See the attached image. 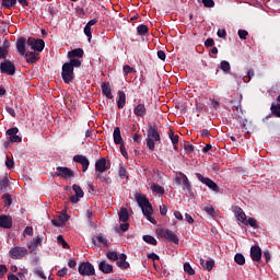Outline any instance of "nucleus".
<instances>
[{
	"mask_svg": "<svg viewBox=\"0 0 280 280\" xmlns=\"http://www.w3.org/2000/svg\"><path fill=\"white\" fill-rule=\"evenodd\" d=\"M135 199L140 209H142V213L144 217H147V220L151 222V224H154L155 220L152 217V213H154V210L152 209V205L150 203V200L145 195L141 194V191H138L135 194Z\"/></svg>",
	"mask_w": 280,
	"mask_h": 280,
	"instance_id": "f257e3e1",
	"label": "nucleus"
},
{
	"mask_svg": "<svg viewBox=\"0 0 280 280\" xmlns=\"http://www.w3.org/2000/svg\"><path fill=\"white\" fill-rule=\"evenodd\" d=\"M161 141V136L154 127H150L147 133V147L154 152V147Z\"/></svg>",
	"mask_w": 280,
	"mask_h": 280,
	"instance_id": "f03ea898",
	"label": "nucleus"
},
{
	"mask_svg": "<svg viewBox=\"0 0 280 280\" xmlns=\"http://www.w3.org/2000/svg\"><path fill=\"white\" fill-rule=\"evenodd\" d=\"M159 237H163L167 240V242H172L173 244H178V236L170 229H160L156 231Z\"/></svg>",
	"mask_w": 280,
	"mask_h": 280,
	"instance_id": "7ed1b4c3",
	"label": "nucleus"
},
{
	"mask_svg": "<svg viewBox=\"0 0 280 280\" xmlns=\"http://www.w3.org/2000/svg\"><path fill=\"white\" fill-rule=\"evenodd\" d=\"M27 249L21 246H14L9 250V257L11 259H23V257H27Z\"/></svg>",
	"mask_w": 280,
	"mask_h": 280,
	"instance_id": "20e7f679",
	"label": "nucleus"
},
{
	"mask_svg": "<svg viewBox=\"0 0 280 280\" xmlns=\"http://www.w3.org/2000/svg\"><path fill=\"white\" fill-rule=\"evenodd\" d=\"M61 78L66 84H69V82L73 81V67L71 63H63L62 71H61Z\"/></svg>",
	"mask_w": 280,
	"mask_h": 280,
	"instance_id": "39448f33",
	"label": "nucleus"
},
{
	"mask_svg": "<svg viewBox=\"0 0 280 280\" xmlns=\"http://www.w3.org/2000/svg\"><path fill=\"white\" fill-rule=\"evenodd\" d=\"M27 47H30V49H32L33 51H38L40 54V51L45 49V40L28 37Z\"/></svg>",
	"mask_w": 280,
	"mask_h": 280,
	"instance_id": "423d86ee",
	"label": "nucleus"
},
{
	"mask_svg": "<svg viewBox=\"0 0 280 280\" xmlns=\"http://www.w3.org/2000/svg\"><path fill=\"white\" fill-rule=\"evenodd\" d=\"M0 71L1 73H5L7 75H14L16 73V67L13 65L10 59H5L3 62L0 63Z\"/></svg>",
	"mask_w": 280,
	"mask_h": 280,
	"instance_id": "0eeeda50",
	"label": "nucleus"
},
{
	"mask_svg": "<svg viewBox=\"0 0 280 280\" xmlns=\"http://www.w3.org/2000/svg\"><path fill=\"white\" fill-rule=\"evenodd\" d=\"M54 176H57L59 178H73L75 176V172H73L69 167L58 166Z\"/></svg>",
	"mask_w": 280,
	"mask_h": 280,
	"instance_id": "6e6552de",
	"label": "nucleus"
},
{
	"mask_svg": "<svg viewBox=\"0 0 280 280\" xmlns=\"http://www.w3.org/2000/svg\"><path fill=\"white\" fill-rule=\"evenodd\" d=\"M79 273L83 277H93L95 275V267L91 262H82L79 265Z\"/></svg>",
	"mask_w": 280,
	"mask_h": 280,
	"instance_id": "1a4fd4ad",
	"label": "nucleus"
},
{
	"mask_svg": "<svg viewBox=\"0 0 280 280\" xmlns=\"http://www.w3.org/2000/svg\"><path fill=\"white\" fill-rule=\"evenodd\" d=\"M195 176L200 183L209 187V189H212V191H218V184H215V182H213L211 178L205 177L200 173H196Z\"/></svg>",
	"mask_w": 280,
	"mask_h": 280,
	"instance_id": "9d476101",
	"label": "nucleus"
},
{
	"mask_svg": "<svg viewBox=\"0 0 280 280\" xmlns=\"http://www.w3.org/2000/svg\"><path fill=\"white\" fill-rule=\"evenodd\" d=\"M16 51L20 56H24L27 50V39L25 37L18 38L15 43Z\"/></svg>",
	"mask_w": 280,
	"mask_h": 280,
	"instance_id": "9b49d317",
	"label": "nucleus"
},
{
	"mask_svg": "<svg viewBox=\"0 0 280 280\" xmlns=\"http://www.w3.org/2000/svg\"><path fill=\"white\" fill-rule=\"evenodd\" d=\"M92 242H93L94 246H104V247L110 246V242H108V238L106 237V235H104L102 233L94 236L92 238Z\"/></svg>",
	"mask_w": 280,
	"mask_h": 280,
	"instance_id": "f8f14e48",
	"label": "nucleus"
},
{
	"mask_svg": "<svg viewBox=\"0 0 280 280\" xmlns=\"http://www.w3.org/2000/svg\"><path fill=\"white\" fill-rule=\"evenodd\" d=\"M72 189L75 192V196L70 197V201L73 202V205H78V202H80V198H84V190H82V187L78 184H74Z\"/></svg>",
	"mask_w": 280,
	"mask_h": 280,
	"instance_id": "ddd939ff",
	"label": "nucleus"
},
{
	"mask_svg": "<svg viewBox=\"0 0 280 280\" xmlns=\"http://www.w3.org/2000/svg\"><path fill=\"white\" fill-rule=\"evenodd\" d=\"M7 135L9 136L11 143H21L22 138L19 136V128L13 127L8 129Z\"/></svg>",
	"mask_w": 280,
	"mask_h": 280,
	"instance_id": "4468645a",
	"label": "nucleus"
},
{
	"mask_svg": "<svg viewBox=\"0 0 280 280\" xmlns=\"http://www.w3.org/2000/svg\"><path fill=\"white\" fill-rule=\"evenodd\" d=\"M73 161L74 163H80V165H82V172H86V170H89V165H91L89 158L84 155H74Z\"/></svg>",
	"mask_w": 280,
	"mask_h": 280,
	"instance_id": "2eb2a0df",
	"label": "nucleus"
},
{
	"mask_svg": "<svg viewBox=\"0 0 280 280\" xmlns=\"http://www.w3.org/2000/svg\"><path fill=\"white\" fill-rule=\"evenodd\" d=\"M95 170L97 174L108 172L109 167L106 165V159L102 158L95 162Z\"/></svg>",
	"mask_w": 280,
	"mask_h": 280,
	"instance_id": "dca6fc26",
	"label": "nucleus"
},
{
	"mask_svg": "<svg viewBox=\"0 0 280 280\" xmlns=\"http://www.w3.org/2000/svg\"><path fill=\"white\" fill-rule=\"evenodd\" d=\"M43 244V237L37 236L35 240L30 241L26 246L28 248V250L31 253H34V250H36V248H38V246H40Z\"/></svg>",
	"mask_w": 280,
	"mask_h": 280,
	"instance_id": "f3484780",
	"label": "nucleus"
},
{
	"mask_svg": "<svg viewBox=\"0 0 280 280\" xmlns=\"http://www.w3.org/2000/svg\"><path fill=\"white\" fill-rule=\"evenodd\" d=\"M250 257H252L253 261H261V248L257 245L252 246Z\"/></svg>",
	"mask_w": 280,
	"mask_h": 280,
	"instance_id": "a211bd4d",
	"label": "nucleus"
},
{
	"mask_svg": "<svg viewBox=\"0 0 280 280\" xmlns=\"http://www.w3.org/2000/svg\"><path fill=\"white\" fill-rule=\"evenodd\" d=\"M96 23H97V19H92V20H90V21L88 22V24H86L85 27H84V34H85V36H88L89 43H91V38H93V34H92V32H91V27H92L93 25H96Z\"/></svg>",
	"mask_w": 280,
	"mask_h": 280,
	"instance_id": "6ab92c4d",
	"label": "nucleus"
},
{
	"mask_svg": "<svg viewBox=\"0 0 280 280\" xmlns=\"http://www.w3.org/2000/svg\"><path fill=\"white\" fill-rule=\"evenodd\" d=\"M234 214L235 218L238 222H242V224H244L246 222V213L244 212V210L240 207H234Z\"/></svg>",
	"mask_w": 280,
	"mask_h": 280,
	"instance_id": "aec40b11",
	"label": "nucleus"
},
{
	"mask_svg": "<svg viewBox=\"0 0 280 280\" xmlns=\"http://www.w3.org/2000/svg\"><path fill=\"white\" fill-rule=\"evenodd\" d=\"M133 115H136V117H145V115H148V110L145 109V105L144 104H138L133 108Z\"/></svg>",
	"mask_w": 280,
	"mask_h": 280,
	"instance_id": "412c9836",
	"label": "nucleus"
},
{
	"mask_svg": "<svg viewBox=\"0 0 280 280\" xmlns=\"http://www.w3.org/2000/svg\"><path fill=\"white\" fill-rule=\"evenodd\" d=\"M113 137H114V143H116V145L124 144V138H121V129H119V127L114 128Z\"/></svg>",
	"mask_w": 280,
	"mask_h": 280,
	"instance_id": "4be33fe9",
	"label": "nucleus"
},
{
	"mask_svg": "<svg viewBox=\"0 0 280 280\" xmlns=\"http://www.w3.org/2000/svg\"><path fill=\"white\" fill-rule=\"evenodd\" d=\"M0 228L1 229H12V218L8 215L0 217Z\"/></svg>",
	"mask_w": 280,
	"mask_h": 280,
	"instance_id": "5701e85b",
	"label": "nucleus"
},
{
	"mask_svg": "<svg viewBox=\"0 0 280 280\" xmlns=\"http://www.w3.org/2000/svg\"><path fill=\"white\" fill-rule=\"evenodd\" d=\"M102 93L107 97V100H113V91L110 90V84L107 82L102 83L101 85Z\"/></svg>",
	"mask_w": 280,
	"mask_h": 280,
	"instance_id": "b1692460",
	"label": "nucleus"
},
{
	"mask_svg": "<svg viewBox=\"0 0 280 280\" xmlns=\"http://www.w3.org/2000/svg\"><path fill=\"white\" fill-rule=\"evenodd\" d=\"M98 269L101 270V272H103L104 275H110V272H113V267L110 264L106 262L105 260L101 261L98 265Z\"/></svg>",
	"mask_w": 280,
	"mask_h": 280,
	"instance_id": "393cba45",
	"label": "nucleus"
},
{
	"mask_svg": "<svg viewBox=\"0 0 280 280\" xmlns=\"http://www.w3.org/2000/svg\"><path fill=\"white\" fill-rule=\"evenodd\" d=\"M200 266H202L203 270L211 272L213 270V266H215V261L213 259L205 261V259L200 258Z\"/></svg>",
	"mask_w": 280,
	"mask_h": 280,
	"instance_id": "a878e982",
	"label": "nucleus"
},
{
	"mask_svg": "<svg viewBox=\"0 0 280 280\" xmlns=\"http://www.w3.org/2000/svg\"><path fill=\"white\" fill-rule=\"evenodd\" d=\"M82 56H84L82 48H77L68 52V58H82Z\"/></svg>",
	"mask_w": 280,
	"mask_h": 280,
	"instance_id": "bb28decb",
	"label": "nucleus"
},
{
	"mask_svg": "<svg viewBox=\"0 0 280 280\" xmlns=\"http://www.w3.org/2000/svg\"><path fill=\"white\" fill-rule=\"evenodd\" d=\"M24 58H26V61L30 63V65H34V62H36V60H38V57H36V52L34 51H31L30 50L23 55Z\"/></svg>",
	"mask_w": 280,
	"mask_h": 280,
	"instance_id": "cd10ccee",
	"label": "nucleus"
},
{
	"mask_svg": "<svg viewBox=\"0 0 280 280\" xmlns=\"http://www.w3.org/2000/svg\"><path fill=\"white\" fill-rule=\"evenodd\" d=\"M150 187H151V191H153V194H159L160 196H163V194H165V188H163L162 186H159L155 183H151Z\"/></svg>",
	"mask_w": 280,
	"mask_h": 280,
	"instance_id": "c85d7f7f",
	"label": "nucleus"
},
{
	"mask_svg": "<svg viewBox=\"0 0 280 280\" xmlns=\"http://www.w3.org/2000/svg\"><path fill=\"white\" fill-rule=\"evenodd\" d=\"M117 105L118 108H124V106H126V93H124V91H118Z\"/></svg>",
	"mask_w": 280,
	"mask_h": 280,
	"instance_id": "c756f323",
	"label": "nucleus"
},
{
	"mask_svg": "<svg viewBox=\"0 0 280 280\" xmlns=\"http://www.w3.org/2000/svg\"><path fill=\"white\" fill-rule=\"evenodd\" d=\"M118 218L120 222H128V219H129L128 210L126 208L120 209L118 213Z\"/></svg>",
	"mask_w": 280,
	"mask_h": 280,
	"instance_id": "7c9ffc66",
	"label": "nucleus"
},
{
	"mask_svg": "<svg viewBox=\"0 0 280 280\" xmlns=\"http://www.w3.org/2000/svg\"><path fill=\"white\" fill-rule=\"evenodd\" d=\"M234 261L238 266H244L246 264V258L242 254H236L234 256Z\"/></svg>",
	"mask_w": 280,
	"mask_h": 280,
	"instance_id": "2f4dec72",
	"label": "nucleus"
},
{
	"mask_svg": "<svg viewBox=\"0 0 280 280\" xmlns=\"http://www.w3.org/2000/svg\"><path fill=\"white\" fill-rule=\"evenodd\" d=\"M96 178H98L100 183H105V185H110L113 182L110 177L102 176V173H95Z\"/></svg>",
	"mask_w": 280,
	"mask_h": 280,
	"instance_id": "473e14b6",
	"label": "nucleus"
},
{
	"mask_svg": "<svg viewBox=\"0 0 280 280\" xmlns=\"http://www.w3.org/2000/svg\"><path fill=\"white\" fill-rule=\"evenodd\" d=\"M220 69H222L224 73H229V71H231V63H229L226 60H223L220 63Z\"/></svg>",
	"mask_w": 280,
	"mask_h": 280,
	"instance_id": "72a5a7b5",
	"label": "nucleus"
},
{
	"mask_svg": "<svg viewBox=\"0 0 280 280\" xmlns=\"http://www.w3.org/2000/svg\"><path fill=\"white\" fill-rule=\"evenodd\" d=\"M143 241L147 244H151L152 246H156V238H154V236H152V235H144Z\"/></svg>",
	"mask_w": 280,
	"mask_h": 280,
	"instance_id": "f704fd0d",
	"label": "nucleus"
},
{
	"mask_svg": "<svg viewBox=\"0 0 280 280\" xmlns=\"http://www.w3.org/2000/svg\"><path fill=\"white\" fill-rule=\"evenodd\" d=\"M9 185H10V179H8V177H3L0 182L1 191H5V189H8Z\"/></svg>",
	"mask_w": 280,
	"mask_h": 280,
	"instance_id": "c9c22d12",
	"label": "nucleus"
},
{
	"mask_svg": "<svg viewBox=\"0 0 280 280\" xmlns=\"http://www.w3.org/2000/svg\"><path fill=\"white\" fill-rule=\"evenodd\" d=\"M66 65H71L72 69H74V67H81L82 61L80 59H74V57L70 58V62H66Z\"/></svg>",
	"mask_w": 280,
	"mask_h": 280,
	"instance_id": "e433bc0d",
	"label": "nucleus"
},
{
	"mask_svg": "<svg viewBox=\"0 0 280 280\" xmlns=\"http://www.w3.org/2000/svg\"><path fill=\"white\" fill-rule=\"evenodd\" d=\"M118 174L120 178H128V171L126 170V166L120 165L118 170Z\"/></svg>",
	"mask_w": 280,
	"mask_h": 280,
	"instance_id": "4c0bfd02",
	"label": "nucleus"
},
{
	"mask_svg": "<svg viewBox=\"0 0 280 280\" xmlns=\"http://www.w3.org/2000/svg\"><path fill=\"white\" fill-rule=\"evenodd\" d=\"M184 271L187 272V275H196V270L191 267L189 262L184 264Z\"/></svg>",
	"mask_w": 280,
	"mask_h": 280,
	"instance_id": "58836bf2",
	"label": "nucleus"
},
{
	"mask_svg": "<svg viewBox=\"0 0 280 280\" xmlns=\"http://www.w3.org/2000/svg\"><path fill=\"white\" fill-rule=\"evenodd\" d=\"M3 8H14L16 5V0H2Z\"/></svg>",
	"mask_w": 280,
	"mask_h": 280,
	"instance_id": "ea45409f",
	"label": "nucleus"
},
{
	"mask_svg": "<svg viewBox=\"0 0 280 280\" xmlns=\"http://www.w3.org/2000/svg\"><path fill=\"white\" fill-rule=\"evenodd\" d=\"M203 210L206 211V213H208V215L215 218V209H213L211 205L205 206Z\"/></svg>",
	"mask_w": 280,
	"mask_h": 280,
	"instance_id": "a19ab883",
	"label": "nucleus"
},
{
	"mask_svg": "<svg viewBox=\"0 0 280 280\" xmlns=\"http://www.w3.org/2000/svg\"><path fill=\"white\" fill-rule=\"evenodd\" d=\"M57 244H60L62 248H69V243L65 241V237H62V235L57 236Z\"/></svg>",
	"mask_w": 280,
	"mask_h": 280,
	"instance_id": "79ce46f5",
	"label": "nucleus"
},
{
	"mask_svg": "<svg viewBox=\"0 0 280 280\" xmlns=\"http://www.w3.org/2000/svg\"><path fill=\"white\" fill-rule=\"evenodd\" d=\"M137 32H138L139 36H145V34H147V32H148V26L141 24V25H139V26L137 27Z\"/></svg>",
	"mask_w": 280,
	"mask_h": 280,
	"instance_id": "37998d69",
	"label": "nucleus"
},
{
	"mask_svg": "<svg viewBox=\"0 0 280 280\" xmlns=\"http://www.w3.org/2000/svg\"><path fill=\"white\" fill-rule=\"evenodd\" d=\"M5 207H10L12 205V196L10 194H4L2 196Z\"/></svg>",
	"mask_w": 280,
	"mask_h": 280,
	"instance_id": "c03bdc74",
	"label": "nucleus"
},
{
	"mask_svg": "<svg viewBox=\"0 0 280 280\" xmlns=\"http://www.w3.org/2000/svg\"><path fill=\"white\" fill-rule=\"evenodd\" d=\"M106 257H107V259H110V261H117L119 259L117 252H108L106 254Z\"/></svg>",
	"mask_w": 280,
	"mask_h": 280,
	"instance_id": "a18cd8bd",
	"label": "nucleus"
},
{
	"mask_svg": "<svg viewBox=\"0 0 280 280\" xmlns=\"http://www.w3.org/2000/svg\"><path fill=\"white\" fill-rule=\"evenodd\" d=\"M271 113L275 117H280V105H271Z\"/></svg>",
	"mask_w": 280,
	"mask_h": 280,
	"instance_id": "49530a36",
	"label": "nucleus"
},
{
	"mask_svg": "<svg viewBox=\"0 0 280 280\" xmlns=\"http://www.w3.org/2000/svg\"><path fill=\"white\" fill-rule=\"evenodd\" d=\"M118 268H121L122 270H127V268H130V264L126 260H120L117 262Z\"/></svg>",
	"mask_w": 280,
	"mask_h": 280,
	"instance_id": "de8ad7c7",
	"label": "nucleus"
},
{
	"mask_svg": "<svg viewBox=\"0 0 280 280\" xmlns=\"http://www.w3.org/2000/svg\"><path fill=\"white\" fill-rule=\"evenodd\" d=\"M246 226H257V220H255L254 218H249L247 220H245V223H244Z\"/></svg>",
	"mask_w": 280,
	"mask_h": 280,
	"instance_id": "09e8293b",
	"label": "nucleus"
},
{
	"mask_svg": "<svg viewBox=\"0 0 280 280\" xmlns=\"http://www.w3.org/2000/svg\"><path fill=\"white\" fill-rule=\"evenodd\" d=\"M58 220L61 222V224H66V222L69 220L68 213H61L58 215Z\"/></svg>",
	"mask_w": 280,
	"mask_h": 280,
	"instance_id": "8fccbe9b",
	"label": "nucleus"
},
{
	"mask_svg": "<svg viewBox=\"0 0 280 280\" xmlns=\"http://www.w3.org/2000/svg\"><path fill=\"white\" fill-rule=\"evenodd\" d=\"M34 272H35V275H37V277H39L40 279H47V276H45V272L43 271V269H40V268H35Z\"/></svg>",
	"mask_w": 280,
	"mask_h": 280,
	"instance_id": "3c124183",
	"label": "nucleus"
},
{
	"mask_svg": "<svg viewBox=\"0 0 280 280\" xmlns=\"http://www.w3.org/2000/svg\"><path fill=\"white\" fill-rule=\"evenodd\" d=\"M183 185L184 187H186V189L188 191H191V184H189V179L187 178V176L184 175L183 177Z\"/></svg>",
	"mask_w": 280,
	"mask_h": 280,
	"instance_id": "603ef678",
	"label": "nucleus"
},
{
	"mask_svg": "<svg viewBox=\"0 0 280 280\" xmlns=\"http://www.w3.org/2000/svg\"><path fill=\"white\" fill-rule=\"evenodd\" d=\"M168 137H170V139H171L173 145H176V143H178V136L174 135L173 131H171V132L168 133Z\"/></svg>",
	"mask_w": 280,
	"mask_h": 280,
	"instance_id": "864d4df0",
	"label": "nucleus"
},
{
	"mask_svg": "<svg viewBox=\"0 0 280 280\" xmlns=\"http://www.w3.org/2000/svg\"><path fill=\"white\" fill-rule=\"evenodd\" d=\"M5 167H8V170H12V167H14V160L7 158Z\"/></svg>",
	"mask_w": 280,
	"mask_h": 280,
	"instance_id": "5fc2aeb1",
	"label": "nucleus"
},
{
	"mask_svg": "<svg viewBox=\"0 0 280 280\" xmlns=\"http://www.w3.org/2000/svg\"><path fill=\"white\" fill-rule=\"evenodd\" d=\"M248 36V32L245 30H238V37L242 38V40H246V37Z\"/></svg>",
	"mask_w": 280,
	"mask_h": 280,
	"instance_id": "6e6d98bb",
	"label": "nucleus"
},
{
	"mask_svg": "<svg viewBox=\"0 0 280 280\" xmlns=\"http://www.w3.org/2000/svg\"><path fill=\"white\" fill-rule=\"evenodd\" d=\"M202 3L205 8H213V5H215V2L213 0H202Z\"/></svg>",
	"mask_w": 280,
	"mask_h": 280,
	"instance_id": "4d7b16f0",
	"label": "nucleus"
},
{
	"mask_svg": "<svg viewBox=\"0 0 280 280\" xmlns=\"http://www.w3.org/2000/svg\"><path fill=\"white\" fill-rule=\"evenodd\" d=\"M122 71L125 73V75H128V73H132L135 71V69L128 65L124 66Z\"/></svg>",
	"mask_w": 280,
	"mask_h": 280,
	"instance_id": "13d9d810",
	"label": "nucleus"
},
{
	"mask_svg": "<svg viewBox=\"0 0 280 280\" xmlns=\"http://www.w3.org/2000/svg\"><path fill=\"white\" fill-rule=\"evenodd\" d=\"M5 272H8V267H5V265H0V279H3Z\"/></svg>",
	"mask_w": 280,
	"mask_h": 280,
	"instance_id": "bf43d9fd",
	"label": "nucleus"
},
{
	"mask_svg": "<svg viewBox=\"0 0 280 280\" xmlns=\"http://www.w3.org/2000/svg\"><path fill=\"white\" fill-rule=\"evenodd\" d=\"M5 58H8V50L5 48L0 47V60H5Z\"/></svg>",
	"mask_w": 280,
	"mask_h": 280,
	"instance_id": "052dcab7",
	"label": "nucleus"
},
{
	"mask_svg": "<svg viewBox=\"0 0 280 280\" xmlns=\"http://www.w3.org/2000/svg\"><path fill=\"white\" fill-rule=\"evenodd\" d=\"M67 272H69V270L67 269V267H63L62 269H59L57 271L58 277H66Z\"/></svg>",
	"mask_w": 280,
	"mask_h": 280,
	"instance_id": "680f3d73",
	"label": "nucleus"
},
{
	"mask_svg": "<svg viewBox=\"0 0 280 280\" xmlns=\"http://www.w3.org/2000/svg\"><path fill=\"white\" fill-rule=\"evenodd\" d=\"M129 228L130 224L126 221L120 224V231H122V233H126V231H128Z\"/></svg>",
	"mask_w": 280,
	"mask_h": 280,
	"instance_id": "e2e57ef3",
	"label": "nucleus"
},
{
	"mask_svg": "<svg viewBox=\"0 0 280 280\" xmlns=\"http://www.w3.org/2000/svg\"><path fill=\"white\" fill-rule=\"evenodd\" d=\"M24 235H34V228L26 226L24 230Z\"/></svg>",
	"mask_w": 280,
	"mask_h": 280,
	"instance_id": "0e129e2a",
	"label": "nucleus"
},
{
	"mask_svg": "<svg viewBox=\"0 0 280 280\" xmlns=\"http://www.w3.org/2000/svg\"><path fill=\"white\" fill-rule=\"evenodd\" d=\"M120 152L125 159H128V151H126V145L120 144Z\"/></svg>",
	"mask_w": 280,
	"mask_h": 280,
	"instance_id": "69168bd1",
	"label": "nucleus"
},
{
	"mask_svg": "<svg viewBox=\"0 0 280 280\" xmlns=\"http://www.w3.org/2000/svg\"><path fill=\"white\" fill-rule=\"evenodd\" d=\"M160 213L161 215H167V206L165 205L160 206Z\"/></svg>",
	"mask_w": 280,
	"mask_h": 280,
	"instance_id": "338daca9",
	"label": "nucleus"
},
{
	"mask_svg": "<svg viewBox=\"0 0 280 280\" xmlns=\"http://www.w3.org/2000/svg\"><path fill=\"white\" fill-rule=\"evenodd\" d=\"M18 275L20 279H25V275H27V269L26 268L21 269Z\"/></svg>",
	"mask_w": 280,
	"mask_h": 280,
	"instance_id": "774afa93",
	"label": "nucleus"
}]
</instances>
